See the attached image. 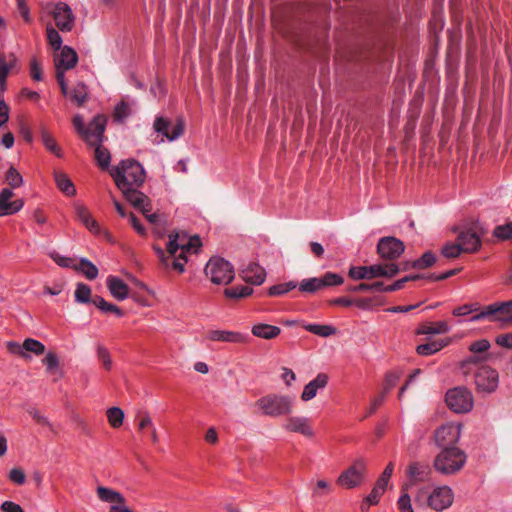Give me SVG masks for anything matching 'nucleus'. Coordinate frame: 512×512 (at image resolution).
<instances>
[{"label":"nucleus","mask_w":512,"mask_h":512,"mask_svg":"<svg viewBox=\"0 0 512 512\" xmlns=\"http://www.w3.org/2000/svg\"><path fill=\"white\" fill-rule=\"evenodd\" d=\"M47 8L53 16L54 22L46 24V40L49 50L52 52L58 85L64 93V49L62 48L63 40L60 34V31H64V6L59 2L50 4Z\"/></svg>","instance_id":"f257e3e1"},{"label":"nucleus","mask_w":512,"mask_h":512,"mask_svg":"<svg viewBox=\"0 0 512 512\" xmlns=\"http://www.w3.org/2000/svg\"><path fill=\"white\" fill-rule=\"evenodd\" d=\"M202 243L198 236L188 237L187 234L172 233L169 235L167 251L173 258L172 266L179 272H184V266L187 263V255L197 253Z\"/></svg>","instance_id":"f03ea898"},{"label":"nucleus","mask_w":512,"mask_h":512,"mask_svg":"<svg viewBox=\"0 0 512 512\" xmlns=\"http://www.w3.org/2000/svg\"><path fill=\"white\" fill-rule=\"evenodd\" d=\"M117 187H139L145 181V171L140 163L134 160L122 161L110 171Z\"/></svg>","instance_id":"7ed1b4c3"},{"label":"nucleus","mask_w":512,"mask_h":512,"mask_svg":"<svg viewBox=\"0 0 512 512\" xmlns=\"http://www.w3.org/2000/svg\"><path fill=\"white\" fill-rule=\"evenodd\" d=\"M107 122L108 118L103 114L95 115L87 126L84 125L80 115L73 118L76 131L89 146L103 143Z\"/></svg>","instance_id":"20e7f679"},{"label":"nucleus","mask_w":512,"mask_h":512,"mask_svg":"<svg viewBox=\"0 0 512 512\" xmlns=\"http://www.w3.org/2000/svg\"><path fill=\"white\" fill-rule=\"evenodd\" d=\"M467 460L466 453L458 447L443 448L435 456L433 466L443 475H452L459 472Z\"/></svg>","instance_id":"39448f33"},{"label":"nucleus","mask_w":512,"mask_h":512,"mask_svg":"<svg viewBox=\"0 0 512 512\" xmlns=\"http://www.w3.org/2000/svg\"><path fill=\"white\" fill-rule=\"evenodd\" d=\"M420 505H428L435 511H443L453 502V492L448 486H441L429 493L426 489H420L415 497Z\"/></svg>","instance_id":"423d86ee"},{"label":"nucleus","mask_w":512,"mask_h":512,"mask_svg":"<svg viewBox=\"0 0 512 512\" xmlns=\"http://www.w3.org/2000/svg\"><path fill=\"white\" fill-rule=\"evenodd\" d=\"M255 406L265 416L279 417L290 414L292 411V398L284 395L270 394L261 397L255 402Z\"/></svg>","instance_id":"0eeeda50"},{"label":"nucleus","mask_w":512,"mask_h":512,"mask_svg":"<svg viewBox=\"0 0 512 512\" xmlns=\"http://www.w3.org/2000/svg\"><path fill=\"white\" fill-rule=\"evenodd\" d=\"M205 274L212 283L217 285H226L234 278L233 266L223 258H211L205 267Z\"/></svg>","instance_id":"6e6552de"},{"label":"nucleus","mask_w":512,"mask_h":512,"mask_svg":"<svg viewBox=\"0 0 512 512\" xmlns=\"http://www.w3.org/2000/svg\"><path fill=\"white\" fill-rule=\"evenodd\" d=\"M7 350L26 361L32 359V356H40L45 353V345L33 338H26L23 343L9 341L6 344Z\"/></svg>","instance_id":"1a4fd4ad"},{"label":"nucleus","mask_w":512,"mask_h":512,"mask_svg":"<svg viewBox=\"0 0 512 512\" xmlns=\"http://www.w3.org/2000/svg\"><path fill=\"white\" fill-rule=\"evenodd\" d=\"M446 403L454 412L466 413L473 407V396L467 388L456 387L446 393Z\"/></svg>","instance_id":"9d476101"},{"label":"nucleus","mask_w":512,"mask_h":512,"mask_svg":"<svg viewBox=\"0 0 512 512\" xmlns=\"http://www.w3.org/2000/svg\"><path fill=\"white\" fill-rule=\"evenodd\" d=\"M473 381L478 392L492 393L498 387L499 374L489 366H481L473 372Z\"/></svg>","instance_id":"9b49d317"},{"label":"nucleus","mask_w":512,"mask_h":512,"mask_svg":"<svg viewBox=\"0 0 512 512\" xmlns=\"http://www.w3.org/2000/svg\"><path fill=\"white\" fill-rule=\"evenodd\" d=\"M365 472L366 463L364 459L359 458L340 474L338 483L347 489L355 488L363 482Z\"/></svg>","instance_id":"f8f14e48"},{"label":"nucleus","mask_w":512,"mask_h":512,"mask_svg":"<svg viewBox=\"0 0 512 512\" xmlns=\"http://www.w3.org/2000/svg\"><path fill=\"white\" fill-rule=\"evenodd\" d=\"M343 283V278L336 273L327 272L322 277H313L304 279L299 290L302 292L313 293L325 287L337 286Z\"/></svg>","instance_id":"ddd939ff"},{"label":"nucleus","mask_w":512,"mask_h":512,"mask_svg":"<svg viewBox=\"0 0 512 512\" xmlns=\"http://www.w3.org/2000/svg\"><path fill=\"white\" fill-rule=\"evenodd\" d=\"M153 129L157 134L163 136L169 141L178 139L184 132V122L182 119H177L172 123L168 118L157 116L153 123Z\"/></svg>","instance_id":"4468645a"},{"label":"nucleus","mask_w":512,"mask_h":512,"mask_svg":"<svg viewBox=\"0 0 512 512\" xmlns=\"http://www.w3.org/2000/svg\"><path fill=\"white\" fill-rule=\"evenodd\" d=\"M461 435V426L455 423H446L440 426L434 433L435 444L443 449L448 447H456Z\"/></svg>","instance_id":"2eb2a0df"},{"label":"nucleus","mask_w":512,"mask_h":512,"mask_svg":"<svg viewBox=\"0 0 512 512\" xmlns=\"http://www.w3.org/2000/svg\"><path fill=\"white\" fill-rule=\"evenodd\" d=\"M96 493L101 501L111 504L109 512H134L126 505V500L120 492L108 487L98 486Z\"/></svg>","instance_id":"dca6fc26"},{"label":"nucleus","mask_w":512,"mask_h":512,"mask_svg":"<svg viewBox=\"0 0 512 512\" xmlns=\"http://www.w3.org/2000/svg\"><path fill=\"white\" fill-rule=\"evenodd\" d=\"M512 314V300L503 302H494L481 310L477 315H473L470 320H482L484 318H494V320H500L506 315Z\"/></svg>","instance_id":"f3484780"},{"label":"nucleus","mask_w":512,"mask_h":512,"mask_svg":"<svg viewBox=\"0 0 512 512\" xmlns=\"http://www.w3.org/2000/svg\"><path fill=\"white\" fill-rule=\"evenodd\" d=\"M377 250L382 258L393 260L402 255L405 246L401 240L395 237H384L379 240Z\"/></svg>","instance_id":"a211bd4d"},{"label":"nucleus","mask_w":512,"mask_h":512,"mask_svg":"<svg viewBox=\"0 0 512 512\" xmlns=\"http://www.w3.org/2000/svg\"><path fill=\"white\" fill-rule=\"evenodd\" d=\"M14 192L10 188L0 190V216L13 215L19 212L24 206L21 198L11 200Z\"/></svg>","instance_id":"6ab92c4d"},{"label":"nucleus","mask_w":512,"mask_h":512,"mask_svg":"<svg viewBox=\"0 0 512 512\" xmlns=\"http://www.w3.org/2000/svg\"><path fill=\"white\" fill-rule=\"evenodd\" d=\"M68 267L81 272L89 280H93L98 276V268L85 258L77 260L66 257V268Z\"/></svg>","instance_id":"aec40b11"},{"label":"nucleus","mask_w":512,"mask_h":512,"mask_svg":"<svg viewBox=\"0 0 512 512\" xmlns=\"http://www.w3.org/2000/svg\"><path fill=\"white\" fill-rule=\"evenodd\" d=\"M127 201H129L134 207L141 209L143 213L151 211L149 207L148 197L137 190V187H127L126 189H120Z\"/></svg>","instance_id":"412c9836"},{"label":"nucleus","mask_w":512,"mask_h":512,"mask_svg":"<svg viewBox=\"0 0 512 512\" xmlns=\"http://www.w3.org/2000/svg\"><path fill=\"white\" fill-rule=\"evenodd\" d=\"M75 217L92 233H99V224L94 220L88 210V208L81 202H75L73 204Z\"/></svg>","instance_id":"4be33fe9"},{"label":"nucleus","mask_w":512,"mask_h":512,"mask_svg":"<svg viewBox=\"0 0 512 512\" xmlns=\"http://www.w3.org/2000/svg\"><path fill=\"white\" fill-rule=\"evenodd\" d=\"M106 286L111 296L117 301H123L129 296L128 285L117 276H108L106 279Z\"/></svg>","instance_id":"5701e85b"},{"label":"nucleus","mask_w":512,"mask_h":512,"mask_svg":"<svg viewBox=\"0 0 512 512\" xmlns=\"http://www.w3.org/2000/svg\"><path fill=\"white\" fill-rule=\"evenodd\" d=\"M457 241L465 253H472L479 249L481 240L479 235L472 230H465L459 233Z\"/></svg>","instance_id":"b1692460"},{"label":"nucleus","mask_w":512,"mask_h":512,"mask_svg":"<svg viewBox=\"0 0 512 512\" xmlns=\"http://www.w3.org/2000/svg\"><path fill=\"white\" fill-rule=\"evenodd\" d=\"M328 383V376L324 373H319L316 378L311 380L308 384L305 385L303 392L301 394V399L303 401H309L313 399L317 391L319 389H323L326 387Z\"/></svg>","instance_id":"393cba45"},{"label":"nucleus","mask_w":512,"mask_h":512,"mask_svg":"<svg viewBox=\"0 0 512 512\" xmlns=\"http://www.w3.org/2000/svg\"><path fill=\"white\" fill-rule=\"evenodd\" d=\"M430 474V467L423 463L414 462L411 463L407 468V475L411 484L426 481Z\"/></svg>","instance_id":"a878e982"},{"label":"nucleus","mask_w":512,"mask_h":512,"mask_svg":"<svg viewBox=\"0 0 512 512\" xmlns=\"http://www.w3.org/2000/svg\"><path fill=\"white\" fill-rule=\"evenodd\" d=\"M242 277L246 282L254 285H261L266 278L265 270L256 263H250L242 271Z\"/></svg>","instance_id":"bb28decb"},{"label":"nucleus","mask_w":512,"mask_h":512,"mask_svg":"<svg viewBox=\"0 0 512 512\" xmlns=\"http://www.w3.org/2000/svg\"><path fill=\"white\" fill-rule=\"evenodd\" d=\"M285 429L291 432H298L304 436L312 437L313 431L304 417H290L285 424Z\"/></svg>","instance_id":"cd10ccee"},{"label":"nucleus","mask_w":512,"mask_h":512,"mask_svg":"<svg viewBox=\"0 0 512 512\" xmlns=\"http://www.w3.org/2000/svg\"><path fill=\"white\" fill-rule=\"evenodd\" d=\"M379 264L371 266H355L349 270V276L354 280L373 279L379 277Z\"/></svg>","instance_id":"c85d7f7f"},{"label":"nucleus","mask_w":512,"mask_h":512,"mask_svg":"<svg viewBox=\"0 0 512 512\" xmlns=\"http://www.w3.org/2000/svg\"><path fill=\"white\" fill-rule=\"evenodd\" d=\"M91 302L94 304V306L96 308H98L105 315H113L117 318H121V317L125 316V314L122 312V310L118 306L107 302L101 296H98V295L94 296L92 298Z\"/></svg>","instance_id":"c756f323"},{"label":"nucleus","mask_w":512,"mask_h":512,"mask_svg":"<svg viewBox=\"0 0 512 512\" xmlns=\"http://www.w3.org/2000/svg\"><path fill=\"white\" fill-rule=\"evenodd\" d=\"M207 338L212 341H223L232 343L244 341V337L240 333L226 330H211L207 333Z\"/></svg>","instance_id":"7c9ffc66"},{"label":"nucleus","mask_w":512,"mask_h":512,"mask_svg":"<svg viewBox=\"0 0 512 512\" xmlns=\"http://www.w3.org/2000/svg\"><path fill=\"white\" fill-rule=\"evenodd\" d=\"M252 333L260 338L272 339L280 334V328L264 322H259L253 326Z\"/></svg>","instance_id":"2f4dec72"},{"label":"nucleus","mask_w":512,"mask_h":512,"mask_svg":"<svg viewBox=\"0 0 512 512\" xmlns=\"http://www.w3.org/2000/svg\"><path fill=\"white\" fill-rule=\"evenodd\" d=\"M448 330L447 322H424L416 332L417 334L435 335L446 333Z\"/></svg>","instance_id":"473e14b6"},{"label":"nucleus","mask_w":512,"mask_h":512,"mask_svg":"<svg viewBox=\"0 0 512 512\" xmlns=\"http://www.w3.org/2000/svg\"><path fill=\"white\" fill-rule=\"evenodd\" d=\"M446 345H448V341L435 340V341H430L428 343L421 344V345L417 346L416 351L420 355L427 356V355H431V354L438 352Z\"/></svg>","instance_id":"72a5a7b5"},{"label":"nucleus","mask_w":512,"mask_h":512,"mask_svg":"<svg viewBox=\"0 0 512 512\" xmlns=\"http://www.w3.org/2000/svg\"><path fill=\"white\" fill-rule=\"evenodd\" d=\"M92 147L95 148V159L98 166L102 169H107L111 161L109 150L103 147L102 144H95Z\"/></svg>","instance_id":"f704fd0d"},{"label":"nucleus","mask_w":512,"mask_h":512,"mask_svg":"<svg viewBox=\"0 0 512 512\" xmlns=\"http://www.w3.org/2000/svg\"><path fill=\"white\" fill-rule=\"evenodd\" d=\"M304 328L321 337H328L337 332V329L332 325H323V324H315V323H309L304 326Z\"/></svg>","instance_id":"c9c22d12"},{"label":"nucleus","mask_w":512,"mask_h":512,"mask_svg":"<svg viewBox=\"0 0 512 512\" xmlns=\"http://www.w3.org/2000/svg\"><path fill=\"white\" fill-rule=\"evenodd\" d=\"M70 101L77 106L83 105L88 98V90L84 84H78L70 91Z\"/></svg>","instance_id":"e433bc0d"},{"label":"nucleus","mask_w":512,"mask_h":512,"mask_svg":"<svg viewBox=\"0 0 512 512\" xmlns=\"http://www.w3.org/2000/svg\"><path fill=\"white\" fill-rule=\"evenodd\" d=\"M41 139H42V142H43L45 148L48 151H50L57 157H62L61 147L57 144L54 137L47 130H42Z\"/></svg>","instance_id":"4c0bfd02"},{"label":"nucleus","mask_w":512,"mask_h":512,"mask_svg":"<svg viewBox=\"0 0 512 512\" xmlns=\"http://www.w3.org/2000/svg\"><path fill=\"white\" fill-rule=\"evenodd\" d=\"M15 63L16 57L14 56V54H6L4 52H0V76L7 77Z\"/></svg>","instance_id":"58836bf2"},{"label":"nucleus","mask_w":512,"mask_h":512,"mask_svg":"<svg viewBox=\"0 0 512 512\" xmlns=\"http://www.w3.org/2000/svg\"><path fill=\"white\" fill-rule=\"evenodd\" d=\"M5 181L12 191L23 185V177L14 167H10L6 172Z\"/></svg>","instance_id":"ea45409f"},{"label":"nucleus","mask_w":512,"mask_h":512,"mask_svg":"<svg viewBox=\"0 0 512 512\" xmlns=\"http://www.w3.org/2000/svg\"><path fill=\"white\" fill-rule=\"evenodd\" d=\"M108 422L113 428H119L123 424L124 412L119 407H111L106 412Z\"/></svg>","instance_id":"a19ab883"},{"label":"nucleus","mask_w":512,"mask_h":512,"mask_svg":"<svg viewBox=\"0 0 512 512\" xmlns=\"http://www.w3.org/2000/svg\"><path fill=\"white\" fill-rule=\"evenodd\" d=\"M484 307H481L479 303L475 302V303H470V304H464L462 306H459V307H456L454 310H453V316L454 317H463V316H467L471 313H474L476 312L475 315L479 314L481 312V310L483 309Z\"/></svg>","instance_id":"79ce46f5"},{"label":"nucleus","mask_w":512,"mask_h":512,"mask_svg":"<svg viewBox=\"0 0 512 512\" xmlns=\"http://www.w3.org/2000/svg\"><path fill=\"white\" fill-rule=\"evenodd\" d=\"M252 291V288L247 285L234 286L225 289V295L228 298L239 299L249 296Z\"/></svg>","instance_id":"37998d69"},{"label":"nucleus","mask_w":512,"mask_h":512,"mask_svg":"<svg viewBox=\"0 0 512 512\" xmlns=\"http://www.w3.org/2000/svg\"><path fill=\"white\" fill-rule=\"evenodd\" d=\"M436 261V257L432 252L424 253L419 259L412 262L413 268L424 269L432 266Z\"/></svg>","instance_id":"c03bdc74"},{"label":"nucleus","mask_w":512,"mask_h":512,"mask_svg":"<svg viewBox=\"0 0 512 512\" xmlns=\"http://www.w3.org/2000/svg\"><path fill=\"white\" fill-rule=\"evenodd\" d=\"M488 359L487 355H479V354H473L467 357L464 361L461 363V369L464 374H468L470 371V365H477L481 362H484Z\"/></svg>","instance_id":"a18cd8bd"},{"label":"nucleus","mask_w":512,"mask_h":512,"mask_svg":"<svg viewBox=\"0 0 512 512\" xmlns=\"http://www.w3.org/2000/svg\"><path fill=\"white\" fill-rule=\"evenodd\" d=\"M493 234L501 240H512V222L496 226Z\"/></svg>","instance_id":"49530a36"},{"label":"nucleus","mask_w":512,"mask_h":512,"mask_svg":"<svg viewBox=\"0 0 512 512\" xmlns=\"http://www.w3.org/2000/svg\"><path fill=\"white\" fill-rule=\"evenodd\" d=\"M76 301L80 303H88L91 299V289L88 285L79 283L75 291Z\"/></svg>","instance_id":"de8ad7c7"},{"label":"nucleus","mask_w":512,"mask_h":512,"mask_svg":"<svg viewBox=\"0 0 512 512\" xmlns=\"http://www.w3.org/2000/svg\"><path fill=\"white\" fill-rule=\"evenodd\" d=\"M333 303L335 305H341V306H356L360 309H366L369 306L368 301L366 300H352L347 297H340L335 300H333Z\"/></svg>","instance_id":"09e8293b"},{"label":"nucleus","mask_w":512,"mask_h":512,"mask_svg":"<svg viewBox=\"0 0 512 512\" xmlns=\"http://www.w3.org/2000/svg\"><path fill=\"white\" fill-rule=\"evenodd\" d=\"M42 363L46 366V371L49 374H54L59 366V359L56 354L49 352L43 359Z\"/></svg>","instance_id":"8fccbe9b"},{"label":"nucleus","mask_w":512,"mask_h":512,"mask_svg":"<svg viewBox=\"0 0 512 512\" xmlns=\"http://www.w3.org/2000/svg\"><path fill=\"white\" fill-rule=\"evenodd\" d=\"M464 250L457 241L456 243H448L442 248V254L447 258H457Z\"/></svg>","instance_id":"3c124183"},{"label":"nucleus","mask_w":512,"mask_h":512,"mask_svg":"<svg viewBox=\"0 0 512 512\" xmlns=\"http://www.w3.org/2000/svg\"><path fill=\"white\" fill-rule=\"evenodd\" d=\"M421 278H423V276L420 274L405 276L402 279L395 281L393 284L388 285L387 288H385V292H393V291L402 289L406 282L421 279Z\"/></svg>","instance_id":"603ef678"},{"label":"nucleus","mask_w":512,"mask_h":512,"mask_svg":"<svg viewBox=\"0 0 512 512\" xmlns=\"http://www.w3.org/2000/svg\"><path fill=\"white\" fill-rule=\"evenodd\" d=\"M131 109L129 105L121 101L119 104L116 105L114 110V119L116 121L122 122L130 115Z\"/></svg>","instance_id":"864d4df0"},{"label":"nucleus","mask_w":512,"mask_h":512,"mask_svg":"<svg viewBox=\"0 0 512 512\" xmlns=\"http://www.w3.org/2000/svg\"><path fill=\"white\" fill-rule=\"evenodd\" d=\"M400 271V267L394 263L379 264V277H393Z\"/></svg>","instance_id":"5fc2aeb1"},{"label":"nucleus","mask_w":512,"mask_h":512,"mask_svg":"<svg viewBox=\"0 0 512 512\" xmlns=\"http://www.w3.org/2000/svg\"><path fill=\"white\" fill-rule=\"evenodd\" d=\"M490 348V342L486 339L477 340L470 344L469 351L473 354L484 355Z\"/></svg>","instance_id":"6e6d98bb"},{"label":"nucleus","mask_w":512,"mask_h":512,"mask_svg":"<svg viewBox=\"0 0 512 512\" xmlns=\"http://www.w3.org/2000/svg\"><path fill=\"white\" fill-rule=\"evenodd\" d=\"M98 360L106 370H110L112 367V359L108 350L102 346L98 347L97 350Z\"/></svg>","instance_id":"4d7b16f0"},{"label":"nucleus","mask_w":512,"mask_h":512,"mask_svg":"<svg viewBox=\"0 0 512 512\" xmlns=\"http://www.w3.org/2000/svg\"><path fill=\"white\" fill-rule=\"evenodd\" d=\"M30 75L35 81L39 82L43 80L42 66L35 57L30 61Z\"/></svg>","instance_id":"13d9d810"},{"label":"nucleus","mask_w":512,"mask_h":512,"mask_svg":"<svg viewBox=\"0 0 512 512\" xmlns=\"http://www.w3.org/2000/svg\"><path fill=\"white\" fill-rule=\"evenodd\" d=\"M77 63V52L73 48L66 46V71L74 68L77 65Z\"/></svg>","instance_id":"bf43d9fd"},{"label":"nucleus","mask_w":512,"mask_h":512,"mask_svg":"<svg viewBox=\"0 0 512 512\" xmlns=\"http://www.w3.org/2000/svg\"><path fill=\"white\" fill-rule=\"evenodd\" d=\"M397 505L400 512H414L411 505V499L408 493H403L401 495Z\"/></svg>","instance_id":"052dcab7"},{"label":"nucleus","mask_w":512,"mask_h":512,"mask_svg":"<svg viewBox=\"0 0 512 512\" xmlns=\"http://www.w3.org/2000/svg\"><path fill=\"white\" fill-rule=\"evenodd\" d=\"M399 378H400V375L396 372L388 373L385 378L383 393H385V394L388 393L396 385Z\"/></svg>","instance_id":"680f3d73"},{"label":"nucleus","mask_w":512,"mask_h":512,"mask_svg":"<svg viewBox=\"0 0 512 512\" xmlns=\"http://www.w3.org/2000/svg\"><path fill=\"white\" fill-rule=\"evenodd\" d=\"M9 479L18 485H22L24 484L26 477L23 470L14 468L9 473Z\"/></svg>","instance_id":"e2e57ef3"},{"label":"nucleus","mask_w":512,"mask_h":512,"mask_svg":"<svg viewBox=\"0 0 512 512\" xmlns=\"http://www.w3.org/2000/svg\"><path fill=\"white\" fill-rule=\"evenodd\" d=\"M17 8L24 21L29 23L31 21V16L26 0H17Z\"/></svg>","instance_id":"0e129e2a"},{"label":"nucleus","mask_w":512,"mask_h":512,"mask_svg":"<svg viewBox=\"0 0 512 512\" xmlns=\"http://www.w3.org/2000/svg\"><path fill=\"white\" fill-rule=\"evenodd\" d=\"M496 343L508 349L512 348V333L500 334L495 339Z\"/></svg>","instance_id":"69168bd1"},{"label":"nucleus","mask_w":512,"mask_h":512,"mask_svg":"<svg viewBox=\"0 0 512 512\" xmlns=\"http://www.w3.org/2000/svg\"><path fill=\"white\" fill-rule=\"evenodd\" d=\"M383 493L384 492L382 490L374 486L370 494L365 498V502L369 505H375L378 503Z\"/></svg>","instance_id":"338daca9"},{"label":"nucleus","mask_w":512,"mask_h":512,"mask_svg":"<svg viewBox=\"0 0 512 512\" xmlns=\"http://www.w3.org/2000/svg\"><path fill=\"white\" fill-rule=\"evenodd\" d=\"M0 509L2 512H24L22 507L12 501H5L1 504Z\"/></svg>","instance_id":"774afa93"}]
</instances>
